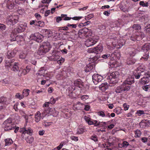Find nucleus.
Listing matches in <instances>:
<instances>
[{
	"mask_svg": "<svg viewBox=\"0 0 150 150\" xmlns=\"http://www.w3.org/2000/svg\"><path fill=\"white\" fill-rule=\"evenodd\" d=\"M108 40L111 41L110 43L108 42H107V44L108 46H110L111 45H112L114 48L116 47V48L117 49L120 48L124 45V41L122 42V40H121L118 41V39H117V38L116 37L109 38Z\"/></svg>",
	"mask_w": 150,
	"mask_h": 150,
	"instance_id": "nucleus-1",
	"label": "nucleus"
},
{
	"mask_svg": "<svg viewBox=\"0 0 150 150\" xmlns=\"http://www.w3.org/2000/svg\"><path fill=\"white\" fill-rule=\"evenodd\" d=\"M15 55V54L13 52L8 51L5 60V66L6 68H9L11 66V63H13L15 60L13 59H11Z\"/></svg>",
	"mask_w": 150,
	"mask_h": 150,
	"instance_id": "nucleus-2",
	"label": "nucleus"
},
{
	"mask_svg": "<svg viewBox=\"0 0 150 150\" xmlns=\"http://www.w3.org/2000/svg\"><path fill=\"white\" fill-rule=\"evenodd\" d=\"M2 126L5 131L12 130L16 127V125L12 122V119L11 118H8L4 121Z\"/></svg>",
	"mask_w": 150,
	"mask_h": 150,
	"instance_id": "nucleus-3",
	"label": "nucleus"
},
{
	"mask_svg": "<svg viewBox=\"0 0 150 150\" xmlns=\"http://www.w3.org/2000/svg\"><path fill=\"white\" fill-rule=\"evenodd\" d=\"M119 76V73L117 71L113 72L110 73L107 78L109 80V82L110 84H115L118 82V78Z\"/></svg>",
	"mask_w": 150,
	"mask_h": 150,
	"instance_id": "nucleus-4",
	"label": "nucleus"
},
{
	"mask_svg": "<svg viewBox=\"0 0 150 150\" xmlns=\"http://www.w3.org/2000/svg\"><path fill=\"white\" fill-rule=\"evenodd\" d=\"M18 17L15 15H10L7 16L6 23L7 25H10V26H13L17 23L18 21Z\"/></svg>",
	"mask_w": 150,
	"mask_h": 150,
	"instance_id": "nucleus-5",
	"label": "nucleus"
},
{
	"mask_svg": "<svg viewBox=\"0 0 150 150\" xmlns=\"http://www.w3.org/2000/svg\"><path fill=\"white\" fill-rule=\"evenodd\" d=\"M144 33L138 31H135L130 38V39L133 41H139L144 37Z\"/></svg>",
	"mask_w": 150,
	"mask_h": 150,
	"instance_id": "nucleus-6",
	"label": "nucleus"
},
{
	"mask_svg": "<svg viewBox=\"0 0 150 150\" xmlns=\"http://www.w3.org/2000/svg\"><path fill=\"white\" fill-rule=\"evenodd\" d=\"M89 61L91 62V63H89L87 65L85 68V71L86 72H89L94 69V68L95 67V63L94 62L96 60L94 57L93 58H90L89 59Z\"/></svg>",
	"mask_w": 150,
	"mask_h": 150,
	"instance_id": "nucleus-7",
	"label": "nucleus"
},
{
	"mask_svg": "<svg viewBox=\"0 0 150 150\" xmlns=\"http://www.w3.org/2000/svg\"><path fill=\"white\" fill-rule=\"evenodd\" d=\"M98 41V38L96 36L90 37L85 42V45L87 47L93 45L95 44Z\"/></svg>",
	"mask_w": 150,
	"mask_h": 150,
	"instance_id": "nucleus-8",
	"label": "nucleus"
},
{
	"mask_svg": "<svg viewBox=\"0 0 150 150\" xmlns=\"http://www.w3.org/2000/svg\"><path fill=\"white\" fill-rule=\"evenodd\" d=\"M43 38V36L38 33L32 34L30 37L31 40H35L38 42H41Z\"/></svg>",
	"mask_w": 150,
	"mask_h": 150,
	"instance_id": "nucleus-9",
	"label": "nucleus"
},
{
	"mask_svg": "<svg viewBox=\"0 0 150 150\" xmlns=\"http://www.w3.org/2000/svg\"><path fill=\"white\" fill-rule=\"evenodd\" d=\"M103 50V47L101 45H98L96 47L92 49H88V52L90 53H94L98 54L101 52Z\"/></svg>",
	"mask_w": 150,
	"mask_h": 150,
	"instance_id": "nucleus-10",
	"label": "nucleus"
},
{
	"mask_svg": "<svg viewBox=\"0 0 150 150\" xmlns=\"http://www.w3.org/2000/svg\"><path fill=\"white\" fill-rule=\"evenodd\" d=\"M20 132L22 134V137H24V135L25 134L32 135L33 133V131L31 128L30 127L27 128L24 127L22 129L20 130Z\"/></svg>",
	"mask_w": 150,
	"mask_h": 150,
	"instance_id": "nucleus-11",
	"label": "nucleus"
},
{
	"mask_svg": "<svg viewBox=\"0 0 150 150\" xmlns=\"http://www.w3.org/2000/svg\"><path fill=\"white\" fill-rule=\"evenodd\" d=\"M130 89V86H125L123 84L120 86L117 87L115 90L117 93H121L125 91H128Z\"/></svg>",
	"mask_w": 150,
	"mask_h": 150,
	"instance_id": "nucleus-12",
	"label": "nucleus"
},
{
	"mask_svg": "<svg viewBox=\"0 0 150 150\" xmlns=\"http://www.w3.org/2000/svg\"><path fill=\"white\" fill-rule=\"evenodd\" d=\"M93 81L95 84H97L99 82L101 81L103 79V77L98 74H94L92 76Z\"/></svg>",
	"mask_w": 150,
	"mask_h": 150,
	"instance_id": "nucleus-13",
	"label": "nucleus"
},
{
	"mask_svg": "<svg viewBox=\"0 0 150 150\" xmlns=\"http://www.w3.org/2000/svg\"><path fill=\"white\" fill-rule=\"evenodd\" d=\"M134 82V76H129L124 81L123 84L125 85V86H129L127 85H131Z\"/></svg>",
	"mask_w": 150,
	"mask_h": 150,
	"instance_id": "nucleus-14",
	"label": "nucleus"
},
{
	"mask_svg": "<svg viewBox=\"0 0 150 150\" xmlns=\"http://www.w3.org/2000/svg\"><path fill=\"white\" fill-rule=\"evenodd\" d=\"M127 54L130 57H134L137 53V50L133 48H128L126 50Z\"/></svg>",
	"mask_w": 150,
	"mask_h": 150,
	"instance_id": "nucleus-15",
	"label": "nucleus"
},
{
	"mask_svg": "<svg viewBox=\"0 0 150 150\" xmlns=\"http://www.w3.org/2000/svg\"><path fill=\"white\" fill-rule=\"evenodd\" d=\"M87 30V28H84L79 30L78 33L79 37L80 38H86V33L88 31Z\"/></svg>",
	"mask_w": 150,
	"mask_h": 150,
	"instance_id": "nucleus-16",
	"label": "nucleus"
},
{
	"mask_svg": "<svg viewBox=\"0 0 150 150\" xmlns=\"http://www.w3.org/2000/svg\"><path fill=\"white\" fill-rule=\"evenodd\" d=\"M140 126L142 128H145L146 127H150V120H143L140 123Z\"/></svg>",
	"mask_w": 150,
	"mask_h": 150,
	"instance_id": "nucleus-17",
	"label": "nucleus"
},
{
	"mask_svg": "<svg viewBox=\"0 0 150 150\" xmlns=\"http://www.w3.org/2000/svg\"><path fill=\"white\" fill-rule=\"evenodd\" d=\"M71 17H69L67 16V15L66 14H62L61 15V17L59 16L57 17L56 19V21L57 22H59L63 20L65 21H68L71 20Z\"/></svg>",
	"mask_w": 150,
	"mask_h": 150,
	"instance_id": "nucleus-18",
	"label": "nucleus"
},
{
	"mask_svg": "<svg viewBox=\"0 0 150 150\" xmlns=\"http://www.w3.org/2000/svg\"><path fill=\"white\" fill-rule=\"evenodd\" d=\"M18 64V62H15L14 64H13V63H11V67L9 68H6V69L8 71L10 69L15 72L18 71L19 69Z\"/></svg>",
	"mask_w": 150,
	"mask_h": 150,
	"instance_id": "nucleus-19",
	"label": "nucleus"
},
{
	"mask_svg": "<svg viewBox=\"0 0 150 150\" xmlns=\"http://www.w3.org/2000/svg\"><path fill=\"white\" fill-rule=\"evenodd\" d=\"M7 104L6 98L4 97L1 98V110L5 108Z\"/></svg>",
	"mask_w": 150,
	"mask_h": 150,
	"instance_id": "nucleus-20",
	"label": "nucleus"
},
{
	"mask_svg": "<svg viewBox=\"0 0 150 150\" xmlns=\"http://www.w3.org/2000/svg\"><path fill=\"white\" fill-rule=\"evenodd\" d=\"M50 43L48 42H44L40 45V47L44 49L45 52H48L49 49Z\"/></svg>",
	"mask_w": 150,
	"mask_h": 150,
	"instance_id": "nucleus-21",
	"label": "nucleus"
},
{
	"mask_svg": "<svg viewBox=\"0 0 150 150\" xmlns=\"http://www.w3.org/2000/svg\"><path fill=\"white\" fill-rule=\"evenodd\" d=\"M75 86L79 88H82L83 86V83L80 79H78L74 81V82Z\"/></svg>",
	"mask_w": 150,
	"mask_h": 150,
	"instance_id": "nucleus-22",
	"label": "nucleus"
},
{
	"mask_svg": "<svg viewBox=\"0 0 150 150\" xmlns=\"http://www.w3.org/2000/svg\"><path fill=\"white\" fill-rule=\"evenodd\" d=\"M23 40V38L21 36L17 35L16 36H14V37L13 38H12L11 39V41H17L18 44H19V43Z\"/></svg>",
	"mask_w": 150,
	"mask_h": 150,
	"instance_id": "nucleus-23",
	"label": "nucleus"
},
{
	"mask_svg": "<svg viewBox=\"0 0 150 150\" xmlns=\"http://www.w3.org/2000/svg\"><path fill=\"white\" fill-rule=\"evenodd\" d=\"M141 49L144 52H148V51L150 49V44L148 43L145 44L142 47Z\"/></svg>",
	"mask_w": 150,
	"mask_h": 150,
	"instance_id": "nucleus-24",
	"label": "nucleus"
},
{
	"mask_svg": "<svg viewBox=\"0 0 150 150\" xmlns=\"http://www.w3.org/2000/svg\"><path fill=\"white\" fill-rule=\"evenodd\" d=\"M119 54L118 53L115 52L110 54V60H116L117 59H119Z\"/></svg>",
	"mask_w": 150,
	"mask_h": 150,
	"instance_id": "nucleus-25",
	"label": "nucleus"
},
{
	"mask_svg": "<svg viewBox=\"0 0 150 150\" xmlns=\"http://www.w3.org/2000/svg\"><path fill=\"white\" fill-rule=\"evenodd\" d=\"M35 121L37 122H38L42 118L41 113L39 111H38L35 115Z\"/></svg>",
	"mask_w": 150,
	"mask_h": 150,
	"instance_id": "nucleus-26",
	"label": "nucleus"
},
{
	"mask_svg": "<svg viewBox=\"0 0 150 150\" xmlns=\"http://www.w3.org/2000/svg\"><path fill=\"white\" fill-rule=\"evenodd\" d=\"M86 129V127L84 126H79L77 129L76 133L79 134H82L85 132Z\"/></svg>",
	"mask_w": 150,
	"mask_h": 150,
	"instance_id": "nucleus-27",
	"label": "nucleus"
},
{
	"mask_svg": "<svg viewBox=\"0 0 150 150\" xmlns=\"http://www.w3.org/2000/svg\"><path fill=\"white\" fill-rule=\"evenodd\" d=\"M14 4L13 0H8L7 1L6 5L8 8L11 9L13 8Z\"/></svg>",
	"mask_w": 150,
	"mask_h": 150,
	"instance_id": "nucleus-28",
	"label": "nucleus"
},
{
	"mask_svg": "<svg viewBox=\"0 0 150 150\" xmlns=\"http://www.w3.org/2000/svg\"><path fill=\"white\" fill-rule=\"evenodd\" d=\"M99 88L100 90L103 91H104L108 88V86L106 83H104L100 85Z\"/></svg>",
	"mask_w": 150,
	"mask_h": 150,
	"instance_id": "nucleus-29",
	"label": "nucleus"
},
{
	"mask_svg": "<svg viewBox=\"0 0 150 150\" xmlns=\"http://www.w3.org/2000/svg\"><path fill=\"white\" fill-rule=\"evenodd\" d=\"M83 118L88 125H93L94 122H93V121L91 120V119L89 117L85 116Z\"/></svg>",
	"mask_w": 150,
	"mask_h": 150,
	"instance_id": "nucleus-30",
	"label": "nucleus"
},
{
	"mask_svg": "<svg viewBox=\"0 0 150 150\" xmlns=\"http://www.w3.org/2000/svg\"><path fill=\"white\" fill-rule=\"evenodd\" d=\"M76 106V109L81 110L84 108V104L78 101L77 103Z\"/></svg>",
	"mask_w": 150,
	"mask_h": 150,
	"instance_id": "nucleus-31",
	"label": "nucleus"
},
{
	"mask_svg": "<svg viewBox=\"0 0 150 150\" xmlns=\"http://www.w3.org/2000/svg\"><path fill=\"white\" fill-rule=\"evenodd\" d=\"M138 71L144 74V72L146 71L145 67L144 65H142L140 66L137 69Z\"/></svg>",
	"mask_w": 150,
	"mask_h": 150,
	"instance_id": "nucleus-32",
	"label": "nucleus"
},
{
	"mask_svg": "<svg viewBox=\"0 0 150 150\" xmlns=\"http://www.w3.org/2000/svg\"><path fill=\"white\" fill-rule=\"evenodd\" d=\"M23 25H19V26H18V28H17L15 31L17 33H21L24 30L25 28L24 27H23Z\"/></svg>",
	"mask_w": 150,
	"mask_h": 150,
	"instance_id": "nucleus-33",
	"label": "nucleus"
},
{
	"mask_svg": "<svg viewBox=\"0 0 150 150\" xmlns=\"http://www.w3.org/2000/svg\"><path fill=\"white\" fill-rule=\"evenodd\" d=\"M136 61L135 59L133 58H128L127 60V63L128 65H132L135 63Z\"/></svg>",
	"mask_w": 150,
	"mask_h": 150,
	"instance_id": "nucleus-34",
	"label": "nucleus"
},
{
	"mask_svg": "<svg viewBox=\"0 0 150 150\" xmlns=\"http://www.w3.org/2000/svg\"><path fill=\"white\" fill-rule=\"evenodd\" d=\"M141 26L139 24H134L132 28H131V29H133V32L135 30H139L141 29Z\"/></svg>",
	"mask_w": 150,
	"mask_h": 150,
	"instance_id": "nucleus-35",
	"label": "nucleus"
},
{
	"mask_svg": "<svg viewBox=\"0 0 150 150\" xmlns=\"http://www.w3.org/2000/svg\"><path fill=\"white\" fill-rule=\"evenodd\" d=\"M149 57V52H146L142 56L140 59L142 60L147 61Z\"/></svg>",
	"mask_w": 150,
	"mask_h": 150,
	"instance_id": "nucleus-36",
	"label": "nucleus"
},
{
	"mask_svg": "<svg viewBox=\"0 0 150 150\" xmlns=\"http://www.w3.org/2000/svg\"><path fill=\"white\" fill-rule=\"evenodd\" d=\"M27 52L26 51H23L21 52L19 54V57L21 59H24L26 57Z\"/></svg>",
	"mask_w": 150,
	"mask_h": 150,
	"instance_id": "nucleus-37",
	"label": "nucleus"
},
{
	"mask_svg": "<svg viewBox=\"0 0 150 150\" xmlns=\"http://www.w3.org/2000/svg\"><path fill=\"white\" fill-rule=\"evenodd\" d=\"M6 145L9 146L13 143V141L11 139L8 138L5 140Z\"/></svg>",
	"mask_w": 150,
	"mask_h": 150,
	"instance_id": "nucleus-38",
	"label": "nucleus"
},
{
	"mask_svg": "<svg viewBox=\"0 0 150 150\" xmlns=\"http://www.w3.org/2000/svg\"><path fill=\"white\" fill-rule=\"evenodd\" d=\"M30 70L29 67L27 66L25 68L22 70L21 74L24 75H25L29 72Z\"/></svg>",
	"mask_w": 150,
	"mask_h": 150,
	"instance_id": "nucleus-39",
	"label": "nucleus"
},
{
	"mask_svg": "<svg viewBox=\"0 0 150 150\" xmlns=\"http://www.w3.org/2000/svg\"><path fill=\"white\" fill-rule=\"evenodd\" d=\"M25 139L28 143L30 144L33 142L34 138L33 137L28 136Z\"/></svg>",
	"mask_w": 150,
	"mask_h": 150,
	"instance_id": "nucleus-40",
	"label": "nucleus"
},
{
	"mask_svg": "<svg viewBox=\"0 0 150 150\" xmlns=\"http://www.w3.org/2000/svg\"><path fill=\"white\" fill-rule=\"evenodd\" d=\"M136 114H138L139 116H140L142 115L143 116H146L147 114L146 112H145V111L142 110H137L136 112Z\"/></svg>",
	"mask_w": 150,
	"mask_h": 150,
	"instance_id": "nucleus-41",
	"label": "nucleus"
},
{
	"mask_svg": "<svg viewBox=\"0 0 150 150\" xmlns=\"http://www.w3.org/2000/svg\"><path fill=\"white\" fill-rule=\"evenodd\" d=\"M141 81L142 83L146 84L149 82V79L146 77H143L141 78Z\"/></svg>",
	"mask_w": 150,
	"mask_h": 150,
	"instance_id": "nucleus-42",
	"label": "nucleus"
},
{
	"mask_svg": "<svg viewBox=\"0 0 150 150\" xmlns=\"http://www.w3.org/2000/svg\"><path fill=\"white\" fill-rule=\"evenodd\" d=\"M49 112V111L48 110H46L45 109V110L41 113L42 119H43L48 114Z\"/></svg>",
	"mask_w": 150,
	"mask_h": 150,
	"instance_id": "nucleus-43",
	"label": "nucleus"
},
{
	"mask_svg": "<svg viewBox=\"0 0 150 150\" xmlns=\"http://www.w3.org/2000/svg\"><path fill=\"white\" fill-rule=\"evenodd\" d=\"M134 75L136 79H139L140 78V76H144V74L140 72H139L137 71L135 74H134Z\"/></svg>",
	"mask_w": 150,
	"mask_h": 150,
	"instance_id": "nucleus-44",
	"label": "nucleus"
},
{
	"mask_svg": "<svg viewBox=\"0 0 150 150\" xmlns=\"http://www.w3.org/2000/svg\"><path fill=\"white\" fill-rule=\"evenodd\" d=\"M59 56L57 53H56L54 55L52 56L51 57L52 59L54 61H56L59 59Z\"/></svg>",
	"mask_w": 150,
	"mask_h": 150,
	"instance_id": "nucleus-45",
	"label": "nucleus"
},
{
	"mask_svg": "<svg viewBox=\"0 0 150 150\" xmlns=\"http://www.w3.org/2000/svg\"><path fill=\"white\" fill-rule=\"evenodd\" d=\"M45 51L44 49L40 47L38 52V54L40 55H44L47 52H45Z\"/></svg>",
	"mask_w": 150,
	"mask_h": 150,
	"instance_id": "nucleus-46",
	"label": "nucleus"
},
{
	"mask_svg": "<svg viewBox=\"0 0 150 150\" xmlns=\"http://www.w3.org/2000/svg\"><path fill=\"white\" fill-rule=\"evenodd\" d=\"M30 90L28 89H24L23 91V95L24 96H28Z\"/></svg>",
	"mask_w": 150,
	"mask_h": 150,
	"instance_id": "nucleus-47",
	"label": "nucleus"
},
{
	"mask_svg": "<svg viewBox=\"0 0 150 150\" xmlns=\"http://www.w3.org/2000/svg\"><path fill=\"white\" fill-rule=\"evenodd\" d=\"M97 113V115L99 116L102 117H105V111L104 110L99 111Z\"/></svg>",
	"mask_w": 150,
	"mask_h": 150,
	"instance_id": "nucleus-48",
	"label": "nucleus"
},
{
	"mask_svg": "<svg viewBox=\"0 0 150 150\" xmlns=\"http://www.w3.org/2000/svg\"><path fill=\"white\" fill-rule=\"evenodd\" d=\"M102 57L105 59H110V54H109L106 53L102 55Z\"/></svg>",
	"mask_w": 150,
	"mask_h": 150,
	"instance_id": "nucleus-49",
	"label": "nucleus"
},
{
	"mask_svg": "<svg viewBox=\"0 0 150 150\" xmlns=\"http://www.w3.org/2000/svg\"><path fill=\"white\" fill-rule=\"evenodd\" d=\"M2 82L4 84H8L11 83V81L8 78H6L2 80Z\"/></svg>",
	"mask_w": 150,
	"mask_h": 150,
	"instance_id": "nucleus-50",
	"label": "nucleus"
},
{
	"mask_svg": "<svg viewBox=\"0 0 150 150\" xmlns=\"http://www.w3.org/2000/svg\"><path fill=\"white\" fill-rule=\"evenodd\" d=\"M45 72V70L43 69V68H41L40 70L39 73L38 74L40 76H44V75Z\"/></svg>",
	"mask_w": 150,
	"mask_h": 150,
	"instance_id": "nucleus-51",
	"label": "nucleus"
},
{
	"mask_svg": "<svg viewBox=\"0 0 150 150\" xmlns=\"http://www.w3.org/2000/svg\"><path fill=\"white\" fill-rule=\"evenodd\" d=\"M139 130H137L135 131V135L134 137H139L141 136V133Z\"/></svg>",
	"mask_w": 150,
	"mask_h": 150,
	"instance_id": "nucleus-52",
	"label": "nucleus"
},
{
	"mask_svg": "<svg viewBox=\"0 0 150 150\" xmlns=\"http://www.w3.org/2000/svg\"><path fill=\"white\" fill-rule=\"evenodd\" d=\"M139 4L140 5L143 7H148L149 3L148 2L145 3L144 1H141Z\"/></svg>",
	"mask_w": 150,
	"mask_h": 150,
	"instance_id": "nucleus-53",
	"label": "nucleus"
},
{
	"mask_svg": "<svg viewBox=\"0 0 150 150\" xmlns=\"http://www.w3.org/2000/svg\"><path fill=\"white\" fill-rule=\"evenodd\" d=\"M142 88L144 90L147 91L150 88V86L149 85H144L142 86Z\"/></svg>",
	"mask_w": 150,
	"mask_h": 150,
	"instance_id": "nucleus-54",
	"label": "nucleus"
},
{
	"mask_svg": "<svg viewBox=\"0 0 150 150\" xmlns=\"http://www.w3.org/2000/svg\"><path fill=\"white\" fill-rule=\"evenodd\" d=\"M90 139L92 140H93L95 142H96L98 141V138L97 136L96 135L92 136H91Z\"/></svg>",
	"mask_w": 150,
	"mask_h": 150,
	"instance_id": "nucleus-55",
	"label": "nucleus"
},
{
	"mask_svg": "<svg viewBox=\"0 0 150 150\" xmlns=\"http://www.w3.org/2000/svg\"><path fill=\"white\" fill-rule=\"evenodd\" d=\"M94 16V15L92 14H90L85 16V19L86 20H89Z\"/></svg>",
	"mask_w": 150,
	"mask_h": 150,
	"instance_id": "nucleus-56",
	"label": "nucleus"
},
{
	"mask_svg": "<svg viewBox=\"0 0 150 150\" xmlns=\"http://www.w3.org/2000/svg\"><path fill=\"white\" fill-rule=\"evenodd\" d=\"M87 30L88 31L86 33V38H87V37H88L89 36H91L92 34V31L91 30H89L87 28Z\"/></svg>",
	"mask_w": 150,
	"mask_h": 150,
	"instance_id": "nucleus-57",
	"label": "nucleus"
},
{
	"mask_svg": "<svg viewBox=\"0 0 150 150\" xmlns=\"http://www.w3.org/2000/svg\"><path fill=\"white\" fill-rule=\"evenodd\" d=\"M89 96L87 95H84L82 96L81 97V100L83 101H85L89 98Z\"/></svg>",
	"mask_w": 150,
	"mask_h": 150,
	"instance_id": "nucleus-58",
	"label": "nucleus"
},
{
	"mask_svg": "<svg viewBox=\"0 0 150 150\" xmlns=\"http://www.w3.org/2000/svg\"><path fill=\"white\" fill-rule=\"evenodd\" d=\"M15 97L16 98H18L19 99H21L23 98V95H20L19 93H17L15 96Z\"/></svg>",
	"mask_w": 150,
	"mask_h": 150,
	"instance_id": "nucleus-59",
	"label": "nucleus"
},
{
	"mask_svg": "<svg viewBox=\"0 0 150 150\" xmlns=\"http://www.w3.org/2000/svg\"><path fill=\"white\" fill-rule=\"evenodd\" d=\"M93 122H94L93 125L95 127H98L100 125L101 123L100 122H98L97 120H93Z\"/></svg>",
	"mask_w": 150,
	"mask_h": 150,
	"instance_id": "nucleus-60",
	"label": "nucleus"
},
{
	"mask_svg": "<svg viewBox=\"0 0 150 150\" xmlns=\"http://www.w3.org/2000/svg\"><path fill=\"white\" fill-rule=\"evenodd\" d=\"M48 102L50 103V104L52 105L54 104L55 103V99L53 97H52L50 98V101Z\"/></svg>",
	"mask_w": 150,
	"mask_h": 150,
	"instance_id": "nucleus-61",
	"label": "nucleus"
},
{
	"mask_svg": "<svg viewBox=\"0 0 150 150\" xmlns=\"http://www.w3.org/2000/svg\"><path fill=\"white\" fill-rule=\"evenodd\" d=\"M144 30L146 32H150V24L147 25L145 28Z\"/></svg>",
	"mask_w": 150,
	"mask_h": 150,
	"instance_id": "nucleus-62",
	"label": "nucleus"
},
{
	"mask_svg": "<svg viewBox=\"0 0 150 150\" xmlns=\"http://www.w3.org/2000/svg\"><path fill=\"white\" fill-rule=\"evenodd\" d=\"M123 106L125 110H127L129 107V105L126 103L124 104L123 105Z\"/></svg>",
	"mask_w": 150,
	"mask_h": 150,
	"instance_id": "nucleus-63",
	"label": "nucleus"
},
{
	"mask_svg": "<svg viewBox=\"0 0 150 150\" xmlns=\"http://www.w3.org/2000/svg\"><path fill=\"white\" fill-rule=\"evenodd\" d=\"M35 16L37 20H40L41 19L42 17L40 15L38 14L37 13H35Z\"/></svg>",
	"mask_w": 150,
	"mask_h": 150,
	"instance_id": "nucleus-64",
	"label": "nucleus"
}]
</instances>
